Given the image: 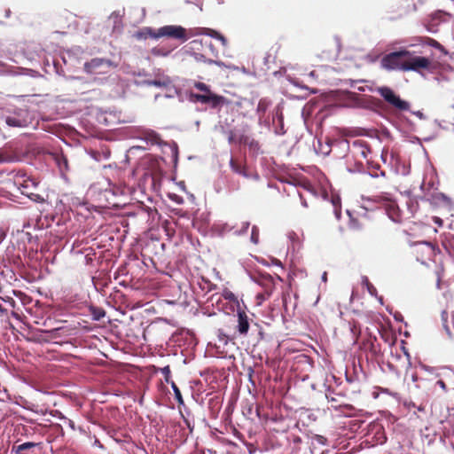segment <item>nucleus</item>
Instances as JSON below:
<instances>
[{
	"label": "nucleus",
	"instance_id": "f257e3e1",
	"mask_svg": "<svg viewBox=\"0 0 454 454\" xmlns=\"http://www.w3.org/2000/svg\"><path fill=\"white\" fill-rule=\"evenodd\" d=\"M375 91L394 108L400 111H408L410 109V103L402 99L390 87H375Z\"/></svg>",
	"mask_w": 454,
	"mask_h": 454
},
{
	"label": "nucleus",
	"instance_id": "f03ea898",
	"mask_svg": "<svg viewBox=\"0 0 454 454\" xmlns=\"http://www.w3.org/2000/svg\"><path fill=\"white\" fill-rule=\"evenodd\" d=\"M410 55V51L401 50L393 51L384 56L380 61L381 67L387 70H403L405 66V59Z\"/></svg>",
	"mask_w": 454,
	"mask_h": 454
},
{
	"label": "nucleus",
	"instance_id": "7ed1b4c3",
	"mask_svg": "<svg viewBox=\"0 0 454 454\" xmlns=\"http://www.w3.org/2000/svg\"><path fill=\"white\" fill-rule=\"evenodd\" d=\"M5 123L10 127L25 128L31 123V116L27 109L18 108L4 117Z\"/></svg>",
	"mask_w": 454,
	"mask_h": 454
},
{
	"label": "nucleus",
	"instance_id": "20e7f679",
	"mask_svg": "<svg viewBox=\"0 0 454 454\" xmlns=\"http://www.w3.org/2000/svg\"><path fill=\"white\" fill-rule=\"evenodd\" d=\"M113 62L103 58H95L83 65L84 71L91 74H107L113 68Z\"/></svg>",
	"mask_w": 454,
	"mask_h": 454
},
{
	"label": "nucleus",
	"instance_id": "39448f33",
	"mask_svg": "<svg viewBox=\"0 0 454 454\" xmlns=\"http://www.w3.org/2000/svg\"><path fill=\"white\" fill-rule=\"evenodd\" d=\"M163 36L179 39L182 42H185L188 39L185 28L181 26L175 25L163 26L156 30L154 39H158Z\"/></svg>",
	"mask_w": 454,
	"mask_h": 454
},
{
	"label": "nucleus",
	"instance_id": "423d86ee",
	"mask_svg": "<svg viewBox=\"0 0 454 454\" xmlns=\"http://www.w3.org/2000/svg\"><path fill=\"white\" fill-rule=\"evenodd\" d=\"M191 100L192 102H200L202 104L209 105L212 108H217L225 103L224 97L216 95L211 90L204 94L192 93Z\"/></svg>",
	"mask_w": 454,
	"mask_h": 454
},
{
	"label": "nucleus",
	"instance_id": "0eeeda50",
	"mask_svg": "<svg viewBox=\"0 0 454 454\" xmlns=\"http://www.w3.org/2000/svg\"><path fill=\"white\" fill-rule=\"evenodd\" d=\"M430 61L425 57H411V54L405 59V66H403V71H419V68H428Z\"/></svg>",
	"mask_w": 454,
	"mask_h": 454
},
{
	"label": "nucleus",
	"instance_id": "6e6552de",
	"mask_svg": "<svg viewBox=\"0 0 454 454\" xmlns=\"http://www.w3.org/2000/svg\"><path fill=\"white\" fill-rule=\"evenodd\" d=\"M250 278L254 282L257 283L260 286H262L265 288V294H258L256 296L257 300L263 301L266 298H268L270 295L271 290H272V286H273L272 277L270 275L267 274V275H261L259 277L251 276Z\"/></svg>",
	"mask_w": 454,
	"mask_h": 454
},
{
	"label": "nucleus",
	"instance_id": "1a4fd4ad",
	"mask_svg": "<svg viewBox=\"0 0 454 454\" xmlns=\"http://www.w3.org/2000/svg\"><path fill=\"white\" fill-rule=\"evenodd\" d=\"M134 83L137 86H155L158 88L168 87L171 84V80L168 76L161 75L155 79L138 77L134 81Z\"/></svg>",
	"mask_w": 454,
	"mask_h": 454
},
{
	"label": "nucleus",
	"instance_id": "9d476101",
	"mask_svg": "<svg viewBox=\"0 0 454 454\" xmlns=\"http://www.w3.org/2000/svg\"><path fill=\"white\" fill-rule=\"evenodd\" d=\"M230 167L233 172L242 176L245 178L254 179L255 181L259 180L260 178V176L256 172H248L246 166H244L237 160H234L233 158H231L230 160Z\"/></svg>",
	"mask_w": 454,
	"mask_h": 454
},
{
	"label": "nucleus",
	"instance_id": "9b49d317",
	"mask_svg": "<svg viewBox=\"0 0 454 454\" xmlns=\"http://www.w3.org/2000/svg\"><path fill=\"white\" fill-rule=\"evenodd\" d=\"M237 331L240 336H246L250 327V322L247 313L241 309L237 311Z\"/></svg>",
	"mask_w": 454,
	"mask_h": 454
},
{
	"label": "nucleus",
	"instance_id": "f8f14e48",
	"mask_svg": "<svg viewBox=\"0 0 454 454\" xmlns=\"http://www.w3.org/2000/svg\"><path fill=\"white\" fill-rule=\"evenodd\" d=\"M350 153L353 156H361L363 158H367L370 149L366 145V144L360 140H356L352 143L350 146Z\"/></svg>",
	"mask_w": 454,
	"mask_h": 454
},
{
	"label": "nucleus",
	"instance_id": "ddd939ff",
	"mask_svg": "<svg viewBox=\"0 0 454 454\" xmlns=\"http://www.w3.org/2000/svg\"><path fill=\"white\" fill-rule=\"evenodd\" d=\"M139 138L146 143V145H161L160 136L153 130L143 129Z\"/></svg>",
	"mask_w": 454,
	"mask_h": 454
},
{
	"label": "nucleus",
	"instance_id": "4468645a",
	"mask_svg": "<svg viewBox=\"0 0 454 454\" xmlns=\"http://www.w3.org/2000/svg\"><path fill=\"white\" fill-rule=\"evenodd\" d=\"M277 122V127L275 129V134L281 136L286 133V130L284 129V116L282 110L279 106H278L275 109L274 114H273V123Z\"/></svg>",
	"mask_w": 454,
	"mask_h": 454
},
{
	"label": "nucleus",
	"instance_id": "2eb2a0df",
	"mask_svg": "<svg viewBox=\"0 0 454 454\" xmlns=\"http://www.w3.org/2000/svg\"><path fill=\"white\" fill-rule=\"evenodd\" d=\"M195 35H207L212 38L219 40L223 46L227 45L226 38L216 30H214L211 28H207V27H202V28H199V31L197 33H195Z\"/></svg>",
	"mask_w": 454,
	"mask_h": 454
},
{
	"label": "nucleus",
	"instance_id": "dca6fc26",
	"mask_svg": "<svg viewBox=\"0 0 454 454\" xmlns=\"http://www.w3.org/2000/svg\"><path fill=\"white\" fill-rule=\"evenodd\" d=\"M346 165H347L346 169L349 173H352V174H355V173L365 174L366 173L365 167H364V163L361 161H358V160L351 161L349 160H347Z\"/></svg>",
	"mask_w": 454,
	"mask_h": 454
},
{
	"label": "nucleus",
	"instance_id": "f3484780",
	"mask_svg": "<svg viewBox=\"0 0 454 454\" xmlns=\"http://www.w3.org/2000/svg\"><path fill=\"white\" fill-rule=\"evenodd\" d=\"M243 143L244 145H246L249 151L254 154V155H258L260 154L262 152H261V145L259 144L258 141H256L255 139H254L253 137H245L243 138Z\"/></svg>",
	"mask_w": 454,
	"mask_h": 454
},
{
	"label": "nucleus",
	"instance_id": "a211bd4d",
	"mask_svg": "<svg viewBox=\"0 0 454 454\" xmlns=\"http://www.w3.org/2000/svg\"><path fill=\"white\" fill-rule=\"evenodd\" d=\"M386 211H387V216L389 217V219L391 221H393L394 223L401 222L402 218H401L400 210L398 209L396 205H395V204L389 205L387 207Z\"/></svg>",
	"mask_w": 454,
	"mask_h": 454
},
{
	"label": "nucleus",
	"instance_id": "6ab92c4d",
	"mask_svg": "<svg viewBox=\"0 0 454 454\" xmlns=\"http://www.w3.org/2000/svg\"><path fill=\"white\" fill-rule=\"evenodd\" d=\"M331 204L333 207V214L337 220H340L341 217V201L340 198L338 195H332L331 197Z\"/></svg>",
	"mask_w": 454,
	"mask_h": 454
},
{
	"label": "nucleus",
	"instance_id": "aec40b11",
	"mask_svg": "<svg viewBox=\"0 0 454 454\" xmlns=\"http://www.w3.org/2000/svg\"><path fill=\"white\" fill-rule=\"evenodd\" d=\"M7 73L12 75H20V74H27L32 77H36L38 75V72L33 69H23L20 67H11L7 70Z\"/></svg>",
	"mask_w": 454,
	"mask_h": 454
},
{
	"label": "nucleus",
	"instance_id": "412c9836",
	"mask_svg": "<svg viewBox=\"0 0 454 454\" xmlns=\"http://www.w3.org/2000/svg\"><path fill=\"white\" fill-rule=\"evenodd\" d=\"M156 35V30L152 27H144L140 31L137 32L134 36L138 40L146 39L147 37H151L154 39V35Z\"/></svg>",
	"mask_w": 454,
	"mask_h": 454
},
{
	"label": "nucleus",
	"instance_id": "4be33fe9",
	"mask_svg": "<svg viewBox=\"0 0 454 454\" xmlns=\"http://www.w3.org/2000/svg\"><path fill=\"white\" fill-rule=\"evenodd\" d=\"M204 47L202 40H193L186 46V52L191 54L199 52Z\"/></svg>",
	"mask_w": 454,
	"mask_h": 454
},
{
	"label": "nucleus",
	"instance_id": "5701e85b",
	"mask_svg": "<svg viewBox=\"0 0 454 454\" xmlns=\"http://www.w3.org/2000/svg\"><path fill=\"white\" fill-rule=\"evenodd\" d=\"M37 182H35L34 179L27 177L23 180L22 184H19V189L26 192H29L31 189H35L37 186Z\"/></svg>",
	"mask_w": 454,
	"mask_h": 454
},
{
	"label": "nucleus",
	"instance_id": "b1692460",
	"mask_svg": "<svg viewBox=\"0 0 454 454\" xmlns=\"http://www.w3.org/2000/svg\"><path fill=\"white\" fill-rule=\"evenodd\" d=\"M381 101L376 98L369 97L365 99L364 106L368 109L376 111L379 107L381 106Z\"/></svg>",
	"mask_w": 454,
	"mask_h": 454
},
{
	"label": "nucleus",
	"instance_id": "393cba45",
	"mask_svg": "<svg viewBox=\"0 0 454 454\" xmlns=\"http://www.w3.org/2000/svg\"><path fill=\"white\" fill-rule=\"evenodd\" d=\"M18 160L19 158L17 155L9 153L7 152H0V164L15 162Z\"/></svg>",
	"mask_w": 454,
	"mask_h": 454
},
{
	"label": "nucleus",
	"instance_id": "a878e982",
	"mask_svg": "<svg viewBox=\"0 0 454 454\" xmlns=\"http://www.w3.org/2000/svg\"><path fill=\"white\" fill-rule=\"evenodd\" d=\"M54 159L60 170L68 168L67 159L63 153H56Z\"/></svg>",
	"mask_w": 454,
	"mask_h": 454
},
{
	"label": "nucleus",
	"instance_id": "bb28decb",
	"mask_svg": "<svg viewBox=\"0 0 454 454\" xmlns=\"http://www.w3.org/2000/svg\"><path fill=\"white\" fill-rule=\"evenodd\" d=\"M37 443L27 442L18 446H13L12 451L15 452L16 454H21L23 450H29L31 448L35 447Z\"/></svg>",
	"mask_w": 454,
	"mask_h": 454
},
{
	"label": "nucleus",
	"instance_id": "cd10ccee",
	"mask_svg": "<svg viewBox=\"0 0 454 454\" xmlns=\"http://www.w3.org/2000/svg\"><path fill=\"white\" fill-rule=\"evenodd\" d=\"M362 285L363 286H364L366 288V290L368 291V293L372 295V296H374V297H377V289L375 288V286L369 281L368 278L364 276L362 278Z\"/></svg>",
	"mask_w": 454,
	"mask_h": 454
},
{
	"label": "nucleus",
	"instance_id": "c85d7f7f",
	"mask_svg": "<svg viewBox=\"0 0 454 454\" xmlns=\"http://www.w3.org/2000/svg\"><path fill=\"white\" fill-rule=\"evenodd\" d=\"M90 315L93 320L99 321L106 316V312L103 309L98 307H90Z\"/></svg>",
	"mask_w": 454,
	"mask_h": 454
},
{
	"label": "nucleus",
	"instance_id": "c756f323",
	"mask_svg": "<svg viewBox=\"0 0 454 454\" xmlns=\"http://www.w3.org/2000/svg\"><path fill=\"white\" fill-rule=\"evenodd\" d=\"M22 194L27 196L31 200H33L35 202H37V203L44 202L43 197L40 194L30 192H26V191H22Z\"/></svg>",
	"mask_w": 454,
	"mask_h": 454
},
{
	"label": "nucleus",
	"instance_id": "7c9ffc66",
	"mask_svg": "<svg viewBox=\"0 0 454 454\" xmlns=\"http://www.w3.org/2000/svg\"><path fill=\"white\" fill-rule=\"evenodd\" d=\"M151 52L153 56L167 57L170 51L160 47H154L151 50Z\"/></svg>",
	"mask_w": 454,
	"mask_h": 454
},
{
	"label": "nucleus",
	"instance_id": "2f4dec72",
	"mask_svg": "<svg viewBox=\"0 0 454 454\" xmlns=\"http://www.w3.org/2000/svg\"><path fill=\"white\" fill-rule=\"evenodd\" d=\"M170 384H171V387L173 389V392H174L175 398H176V402L179 404H184V400H183V397H182V394H181V391L179 390L178 387L176 385V383L174 381H171Z\"/></svg>",
	"mask_w": 454,
	"mask_h": 454
},
{
	"label": "nucleus",
	"instance_id": "473e14b6",
	"mask_svg": "<svg viewBox=\"0 0 454 454\" xmlns=\"http://www.w3.org/2000/svg\"><path fill=\"white\" fill-rule=\"evenodd\" d=\"M372 171H368V172L366 171L365 174H368L372 178H377L379 176H385L384 171H380V173L378 172V170H380V168L379 164H377L375 166H372Z\"/></svg>",
	"mask_w": 454,
	"mask_h": 454
},
{
	"label": "nucleus",
	"instance_id": "72a5a7b5",
	"mask_svg": "<svg viewBox=\"0 0 454 454\" xmlns=\"http://www.w3.org/2000/svg\"><path fill=\"white\" fill-rule=\"evenodd\" d=\"M362 200L364 202L362 207L364 208L365 210L372 209V205H371V204H373V203L377 202V200L374 199V198H364V197H362Z\"/></svg>",
	"mask_w": 454,
	"mask_h": 454
},
{
	"label": "nucleus",
	"instance_id": "f704fd0d",
	"mask_svg": "<svg viewBox=\"0 0 454 454\" xmlns=\"http://www.w3.org/2000/svg\"><path fill=\"white\" fill-rule=\"evenodd\" d=\"M301 187L303 188L304 191L308 192L312 196L316 197L317 195V190L309 182L306 181L302 183Z\"/></svg>",
	"mask_w": 454,
	"mask_h": 454
},
{
	"label": "nucleus",
	"instance_id": "c9c22d12",
	"mask_svg": "<svg viewBox=\"0 0 454 454\" xmlns=\"http://www.w3.org/2000/svg\"><path fill=\"white\" fill-rule=\"evenodd\" d=\"M250 240L254 244H258L259 242V229L256 225L252 227Z\"/></svg>",
	"mask_w": 454,
	"mask_h": 454
},
{
	"label": "nucleus",
	"instance_id": "e433bc0d",
	"mask_svg": "<svg viewBox=\"0 0 454 454\" xmlns=\"http://www.w3.org/2000/svg\"><path fill=\"white\" fill-rule=\"evenodd\" d=\"M170 150H171L173 161L175 162V164H176L177 159H178V146H177L176 143L173 142L172 145H170Z\"/></svg>",
	"mask_w": 454,
	"mask_h": 454
},
{
	"label": "nucleus",
	"instance_id": "4c0bfd02",
	"mask_svg": "<svg viewBox=\"0 0 454 454\" xmlns=\"http://www.w3.org/2000/svg\"><path fill=\"white\" fill-rule=\"evenodd\" d=\"M249 226H250V223L249 222H247V221L243 222L242 224H241L240 230L235 231L234 233L236 235H243V234L247 232Z\"/></svg>",
	"mask_w": 454,
	"mask_h": 454
},
{
	"label": "nucleus",
	"instance_id": "58836bf2",
	"mask_svg": "<svg viewBox=\"0 0 454 454\" xmlns=\"http://www.w3.org/2000/svg\"><path fill=\"white\" fill-rule=\"evenodd\" d=\"M190 55H192L194 58V59L198 62L208 63L209 59H207L206 56L203 53L193 52V53H191Z\"/></svg>",
	"mask_w": 454,
	"mask_h": 454
},
{
	"label": "nucleus",
	"instance_id": "ea45409f",
	"mask_svg": "<svg viewBox=\"0 0 454 454\" xmlns=\"http://www.w3.org/2000/svg\"><path fill=\"white\" fill-rule=\"evenodd\" d=\"M217 337L219 341L223 342V344H227L229 341V337L223 333V330H218Z\"/></svg>",
	"mask_w": 454,
	"mask_h": 454
},
{
	"label": "nucleus",
	"instance_id": "a19ab883",
	"mask_svg": "<svg viewBox=\"0 0 454 454\" xmlns=\"http://www.w3.org/2000/svg\"><path fill=\"white\" fill-rule=\"evenodd\" d=\"M195 88H197L198 90L203 91L204 93H207V92L210 91L209 86L207 85L204 82H196L195 83Z\"/></svg>",
	"mask_w": 454,
	"mask_h": 454
},
{
	"label": "nucleus",
	"instance_id": "79ce46f5",
	"mask_svg": "<svg viewBox=\"0 0 454 454\" xmlns=\"http://www.w3.org/2000/svg\"><path fill=\"white\" fill-rule=\"evenodd\" d=\"M447 317H448V313L446 311H442V322H443V327H444L447 334L449 336H450L451 333H450V327L446 325Z\"/></svg>",
	"mask_w": 454,
	"mask_h": 454
},
{
	"label": "nucleus",
	"instance_id": "37998d69",
	"mask_svg": "<svg viewBox=\"0 0 454 454\" xmlns=\"http://www.w3.org/2000/svg\"><path fill=\"white\" fill-rule=\"evenodd\" d=\"M161 373L164 375L165 377V380L167 383H170L171 381L169 380V378H170V368L168 365L163 367L161 369Z\"/></svg>",
	"mask_w": 454,
	"mask_h": 454
},
{
	"label": "nucleus",
	"instance_id": "c03bdc74",
	"mask_svg": "<svg viewBox=\"0 0 454 454\" xmlns=\"http://www.w3.org/2000/svg\"><path fill=\"white\" fill-rule=\"evenodd\" d=\"M315 441L318 444H321V445H326L327 444V439L325 436H323V435L317 434L315 436Z\"/></svg>",
	"mask_w": 454,
	"mask_h": 454
},
{
	"label": "nucleus",
	"instance_id": "a18cd8bd",
	"mask_svg": "<svg viewBox=\"0 0 454 454\" xmlns=\"http://www.w3.org/2000/svg\"><path fill=\"white\" fill-rule=\"evenodd\" d=\"M57 412H58V413H59V415H60V416H59V418H60L61 419H64V420L67 423V425H68V426H69L73 430H74L75 427H74V421H73V420H71V419H67V417H65L64 415H62L59 411H57Z\"/></svg>",
	"mask_w": 454,
	"mask_h": 454
},
{
	"label": "nucleus",
	"instance_id": "49530a36",
	"mask_svg": "<svg viewBox=\"0 0 454 454\" xmlns=\"http://www.w3.org/2000/svg\"><path fill=\"white\" fill-rule=\"evenodd\" d=\"M419 368L421 370L425 371V372H427L431 373V374H433L434 372V371H435V369L434 367H430V366H428L427 364H419Z\"/></svg>",
	"mask_w": 454,
	"mask_h": 454
},
{
	"label": "nucleus",
	"instance_id": "de8ad7c7",
	"mask_svg": "<svg viewBox=\"0 0 454 454\" xmlns=\"http://www.w3.org/2000/svg\"><path fill=\"white\" fill-rule=\"evenodd\" d=\"M298 196H299V198H300V200H301V205H302L304 207H308L307 200H306V198H305L304 194H303L301 192L298 191Z\"/></svg>",
	"mask_w": 454,
	"mask_h": 454
},
{
	"label": "nucleus",
	"instance_id": "09e8293b",
	"mask_svg": "<svg viewBox=\"0 0 454 454\" xmlns=\"http://www.w3.org/2000/svg\"><path fill=\"white\" fill-rule=\"evenodd\" d=\"M186 4H196L200 11H202V2L200 0H186Z\"/></svg>",
	"mask_w": 454,
	"mask_h": 454
},
{
	"label": "nucleus",
	"instance_id": "8fccbe9b",
	"mask_svg": "<svg viewBox=\"0 0 454 454\" xmlns=\"http://www.w3.org/2000/svg\"><path fill=\"white\" fill-rule=\"evenodd\" d=\"M223 297L226 299V300H230V301H234L235 300V295L233 293L230 292V291H226L224 294H223Z\"/></svg>",
	"mask_w": 454,
	"mask_h": 454
},
{
	"label": "nucleus",
	"instance_id": "3c124183",
	"mask_svg": "<svg viewBox=\"0 0 454 454\" xmlns=\"http://www.w3.org/2000/svg\"><path fill=\"white\" fill-rule=\"evenodd\" d=\"M133 75L134 76H137V77H148V76H150V74L148 73H146L145 70L138 71V72H134Z\"/></svg>",
	"mask_w": 454,
	"mask_h": 454
},
{
	"label": "nucleus",
	"instance_id": "603ef678",
	"mask_svg": "<svg viewBox=\"0 0 454 454\" xmlns=\"http://www.w3.org/2000/svg\"><path fill=\"white\" fill-rule=\"evenodd\" d=\"M60 330H61V327H57V328H53L51 330H46V331H43V332L51 334L52 337H56L58 332L60 331Z\"/></svg>",
	"mask_w": 454,
	"mask_h": 454
},
{
	"label": "nucleus",
	"instance_id": "864d4df0",
	"mask_svg": "<svg viewBox=\"0 0 454 454\" xmlns=\"http://www.w3.org/2000/svg\"><path fill=\"white\" fill-rule=\"evenodd\" d=\"M436 385L439 386L444 392L447 391V387L443 380H437Z\"/></svg>",
	"mask_w": 454,
	"mask_h": 454
},
{
	"label": "nucleus",
	"instance_id": "5fc2aeb1",
	"mask_svg": "<svg viewBox=\"0 0 454 454\" xmlns=\"http://www.w3.org/2000/svg\"><path fill=\"white\" fill-rule=\"evenodd\" d=\"M403 405L409 410L416 407V404L412 401H405Z\"/></svg>",
	"mask_w": 454,
	"mask_h": 454
},
{
	"label": "nucleus",
	"instance_id": "6e6d98bb",
	"mask_svg": "<svg viewBox=\"0 0 454 454\" xmlns=\"http://www.w3.org/2000/svg\"><path fill=\"white\" fill-rule=\"evenodd\" d=\"M412 114L416 115L418 118H419L420 120H424L426 119V116L425 114L421 112V111H413L412 112Z\"/></svg>",
	"mask_w": 454,
	"mask_h": 454
},
{
	"label": "nucleus",
	"instance_id": "4d7b16f0",
	"mask_svg": "<svg viewBox=\"0 0 454 454\" xmlns=\"http://www.w3.org/2000/svg\"><path fill=\"white\" fill-rule=\"evenodd\" d=\"M433 221L434 223H436L438 226H442L443 224V221L438 217V216H434L433 217Z\"/></svg>",
	"mask_w": 454,
	"mask_h": 454
},
{
	"label": "nucleus",
	"instance_id": "13d9d810",
	"mask_svg": "<svg viewBox=\"0 0 454 454\" xmlns=\"http://www.w3.org/2000/svg\"><path fill=\"white\" fill-rule=\"evenodd\" d=\"M265 111V106H263V103L262 101H260L258 106H257V112L260 113H263Z\"/></svg>",
	"mask_w": 454,
	"mask_h": 454
},
{
	"label": "nucleus",
	"instance_id": "bf43d9fd",
	"mask_svg": "<svg viewBox=\"0 0 454 454\" xmlns=\"http://www.w3.org/2000/svg\"><path fill=\"white\" fill-rule=\"evenodd\" d=\"M208 64H214V65H216L218 67H223L224 65L222 61L212 60V59L208 60Z\"/></svg>",
	"mask_w": 454,
	"mask_h": 454
},
{
	"label": "nucleus",
	"instance_id": "052dcab7",
	"mask_svg": "<svg viewBox=\"0 0 454 454\" xmlns=\"http://www.w3.org/2000/svg\"><path fill=\"white\" fill-rule=\"evenodd\" d=\"M394 317H395V319L396 321H403V316H402L400 313H398V312H396V313L394 315Z\"/></svg>",
	"mask_w": 454,
	"mask_h": 454
},
{
	"label": "nucleus",
	"instance_id": "680f3d73",
	"mask_svg": "<svg viewBox=\"0 0 454 454\" xmlns=\"http://www.w3.org/2000/svg\"><path fill=\"white\" fill-rule=\"evenodd\" d=\"M93 445H94V446H97V447H98V448H101V449L103 448V445L101 444V442H99V440H98V439H97V438H95V441H94V442H93Z\"/></svg>",
	"mask_w": 454,
	"mask_h": 454
},
{
	"label": "nucleus",
	"instance_id": "e2e57ef3",
	"mask_svg": "<svg viewBox=\"0 0 454 454\" xmlns=\"http://www.w3.org/2000/svg\"><path fill=\"white\" fill-rule=\"evenodd\" d=\"M427 30L431 33H435L437 31V29L434 27V25L428 26Z\"/></svg>",
	"mask_w": 454,
	"mask_h": 454
},
{
	"label": "nucleus",
	"instance_id": "0e129e2a",
	"mask_svg": "<svg viewBox=\"0 0 454 454\" xmlns=\"http://www.w3.org/2000/svg\"><path fill=\"white\" fill-rule=\"evenodd\" d=\"M443 201H449L450 199L443 193H439L438 195Z\"/></svg>",
	"mask_w": 454,
	"mask_h": 454
},
{
	"label": "nucleus",
	"instance_id": "69168bd1",
	"mask_svg": "<svg viewBox=\"0 0 454 454\" xmlns=\"http://www.w3.org/2000/svg\"><path fill=\"white\" fill-rule=\"evenodd\" d=\"M206 47H207L211 51H214V45L211 42L206 43Z\"/></svg>",
	"mask_w": 454,
	"mask_h": 454
},
{
	"label": "nucleus",
	"instance_id": "338daca9",
	"mask_svg": "<svg viewBox=\"0 0 454 454\" xmlns=\"http://www.w3.org/2000/svg\"><path fill=\"white\" fill-rule=\"evenodd\" d=\"M418 411L423 412L425 411V406L423 404H420L419 406H416Z\"/></svg>",
	"mask_w": 454,
	"mask_h": 454
},
{
	"label": "nucleus",
	"instance_id": "774afa93",
	"mask_svg": "<svg viewBox=\"0 0 454 454\" xmlns=\"http://www.w3.org/2000/svg\"><path fill=\"white\" fill-rule=\"evenodd\" d=\"M142 146L140 145H137V146H132L130 147V149L129 150V153H133L135 150H138V149H141Z\"/></svg>",
	"mask_w": 454,
	"mask_h": 454
}]
</instances>
